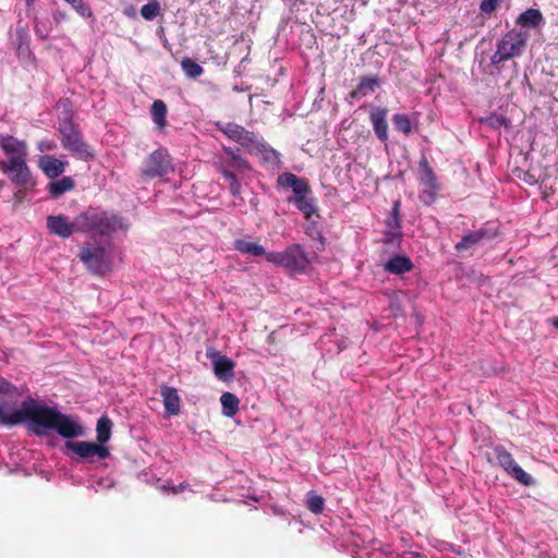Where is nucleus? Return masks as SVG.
Instances as JSON below:
<instances>
[{"instance_id": "36", "label": "nucleus", "mask_w": 558, "mask_h": 558, "mask_svg": "<svg viewBox=\"0 0 558 558\" xmlns=\"http://www.w3.org/2000/svg\"><path fill=\"white\" fill-rule=\"evenodd\" d=\"M502 0H482L480 11L484 15H492L501 4Z\"/></svg>"}, {"instance_id": "28", "label": "nucleus", "mask_w": 558, "mask_h": 558, "mask_svg": "<svg viewBox=\"0 0 558 558\" xmlns=\"http://www.w3.org/2000/svg\"><path fill=\"white\" fill-rule=\"evenodd\" d=\"M112 422L111 420L104 415L97 421L96 433H97V442L100 445H105L109 441L111 437Z\"/></svg>"}, {"instance_id": "13", "label": "nucleus", "mask_w": 558, "mask_h": 558, "mask_svg": "<svg viewBox=\"0 0 558 558\" xmlns=\"http://www.w3.org/2000/svg\"><path fill=\"white\" fill-rule=\"evenodd\" d=\"M171 170L173 168L169 153L165 148H158L145 158L141 174L143 178L154 179L163 177Z\"/></svg>"}, {"instance_id": "31", "label": "nucleus", "mask_w": 558, "mask_h": 558, "mask_svg": "<svg viewBox=\"0 0 558 558\" xmlns=\"http://www.w3.org/2000/svg\"><path fill=\"white\" fill-rule=\"evenodd\" d=\"M181 66L185 75L190 78H196L201 76L204 72L203 68L189 57H184L181 60Z\"/></svg>"}, {"instance_id": "18", "label": "nucleus", "mask_w": 558, "mask_h": 558, "mask_svg": "<svg viewBox=\"0 0 558 558\" xmlns=\"http://www.w3.org/2000/svg\"><path fill=\"white\" fill-rule=\"evenodd\" d=\"M208 356L213 362L214 373L219 379L229 380L234 377L235 363L230 357L219 352H214Z\"/></svg>"}, {"instance_id": "1", "label": "nucleus", "mask_w": 558, "mask_h": 558, "mask_svg": "<svg viewBox=\"0 0 558 558\" xmlns=\"http://www.w3.org/2000/svg\"><path fill=\"white\" fill-rule=\"evenodd\" d=\"M23 421H28L29 429L38 436L47 429H53L66 439L83 434L82 426L70 416L56 408L39 404L34 399L23 401L21 409L11 414H7L0 407V425L15 426Z\"/></svg>"}, {"instance_id": "40", "label": "nucleus", "mask_w": 558, "mask_h": 558, "mask_svg": "<svg viewBox=\"0 0 558 558\" xmlns=\"http://www.w3.org/2000/svg\"><path fill=\"white\" fill-rule=\"evenodd\" d=\"M35 33L40 39H46L49 36L50 28L41 25L38 21L35 22Z\"/></svg>"}, {"instance_id": "29", "label": "nucleus", "mask_w": 558, "mask_h": 558, "mask_svg": "<svg viewBox=\"0 0 558 558\" xmlns=\"http://www.w3.org/2000/svg\"><path fill=\"white\" fill-rule=\"evenodd\" d=\"M220 402L222 405V412L226 416L231 417L239 411L240 400L231 392H223L220 397Z\"/></svg>"}, {"instance_id": "14", "label": "nucleus", "mask_w": 558, "mask_h": 558, "mask_svg": "<svg viewBox=\"0 0 558 558\" xmlns=\"http://www.w3.org/2000/svg\"><path fill=\"white\" fill-rule=\"evenodd\" d=\"M420 167V177L418 181L425 189L421 195V198L426 204H432L435 201L436 193L440 189V184L438 183L437 175L429 166V162L425 156H423L418 161Z\"/></svg>"}, {"instance_id": "35", "label": "nucleus", "mask_w": 558, "mask_h": 558, "mask_svg": "<svg viewBox=\"0 0 558 558\" xmlns=\"http://www.w3.org/2000/svg\"><path fill=\"white\" fill-rule=\"evenodd\" d=\"M68 2L82 17H92L93 12L88 4L83 0H64Z\"/></svg>"}, {"instance_id": "5", "label": "nucleus", "mask_w": 558, "mask_h": 558, "mask_svg": "<svg viewBox=\"0 0 558 558\" xmlns=\"http://www.w3.org/2000/svg\"><path fill=\"white\" fill-rule=\"evenodd\" d=\"M527 37L526 33L518 29L507 32L497 43L496 51L490 58L492 65L499 69L504 62L521 56L526 46Z\"/></svg>"}, {"instance_id": "16", "label": "nucleus", "mask_w": 558, "mask_h": 558, "mask_svg": "<svg viewBox=\"0 0 558 558\" xmlns=\"http://www.w3.org/2000/svg\"><path fill=\"white\" fill-rule=\"evenodd\" d=\"M0 148L8 157L7 160L27 158V144L9 134H0Z\"/></svg>"}, {"instance_id": "17", "label": "nucleus", "mask_w": 558, "mask_h": 558, "mask_svg": "<svg viewBox=\"0 0 558 558\" xmlns=\"http://www.w3.org/2000/svg\"><path fill=\"white\" fill-rule=\"evenodd\" d=\"M498 235L497 230H493L489 228H481L476 231L470 232L462 236L461 241H459L454 248L457 252H463L468 251L470 248H473L480 243H483L484 241L492 240Z\"/></svg>"}, {"instance_id": "27", "label": "nucleus", "mask_w": 558, "mask_h": 558, "mask_svg": "<svg viewBox=\"0 0 558 558\" xmlns=\"http://www.w3.org/2000/svg\"><path fill=\"white\" fill-rule=\"evenodd\" d=\"M233 246L236 251L246 255L262 256L267 254L262 245L256 242L246 241L244 239H236L233 243Z\"/></svg>"}, {"instance_id": "19", "label": "nucleus", "mask_w": 558, "mask_h": 558, "mask_svg": "<svg viewBox=\"0 0 558 558\" xmlns=\"http://www.w3.org/2000/svg\"><path fill=\"white\" fill-rule=\"evenodd\" d=\"M388 109L376 107L369 113V120L377 138L385 143L388 141Z\"/></svg>"}, {"instance_id": "42", "label": "nucleus", "mask_w": 558, "mask_h": 558, "mask_svg": "<svg viewBox=\"0 0 558 558\" xmlns=\"http://www.w3.org/2000/svg\"><path fill=\"white\" fill-rule=\"evenodd\" d=\"M187 486H189V484L181 483L177 487H173L172 490H173V493L178 494V493L183 492Z\"/></svg>"}, {"instance_id": "26", "label": "nucleus", "mask_w": 558, "mask_h": 558, "mask_svg": "<svg viewBox=\"0 0 558 558\" xmlns=\"http://www.w3.org/2000/svg\"><path fill=\"white\" fill-rule=\"evenodd\" d=\"M75 186L71 177H63L60 180L48 183L47 189L51 198H59L65 192L72 191Z\"/></svg>"}, {"instance_id": "39", "label": "nucleus", "mask_w": 558, "mask_h": 558, "mask_svg": "<svg viewBox=\"0 0 558 558\" xmlns=\"http://www.w3.org/2000/svg\"><path fill=\"white\" fill-rule=\"evenodd\" d=\"M15 391V387L7 379L0 378V393L12 395Z\"/></svg>"}, {"instance_id": "44", "label": "nucleus", "mask_w": 558, "mask_h": 558, "mask_svg": "<svg viewBox=\"0 0 558 558\" xmlns=\"http://www.w3.org/2000/svg\"><path fill=\"white\" fill-rule=\"evenodd\" d=\"M36 0H25L26 4L28 7L33 5L35 3Z\"/></svg>"}, {"instance_id": "33", "label": "nucleus", "mask_w": 558, "mask_h": 558, "mask_svg": "<svg viewBox=\"0 0 558 558\" xmlns=\"http://www.w3.org/2000/svg\"><path fill=\"white\" fill-rule=\"evenodd\" d=\"M306 507L314 514H320L324 511L325 499L314 492H310L307 494Z\"/></svg>"}, {"instance_id": "3", "label": "nucleus", "mask_w": 558, "mask_h": 558, "mask_svg": "<svg viewBox=\"0 0 558 558\" xmlns=\"http://www.w3.org/2000/svg\"><path fill=\"white\" fill-rule=\"evenodd\" d=\"M278 184L292 190L293 196L288 197L287 201L293 204L305 219L308 220L316 214L315 198L312 196L313 192L307 180L291 172H283L278 177Z\"/></svg>"}, {"instance_id": "37", "label": "nucleus", "mask_w": 558, "mask_h": 558, "mask_svg": "<svg viewBox=\"0 0 558 558\" xmlns=\"http://www.w3.org/2000/svg\"><path fill=\"white\" fill-rule=\"evenodd\" d=\"M488 125L493 126V128H500V126H505V128H508L509 124H510V121L504 117V116H500V114H492L490 117H488L486 119Z\"/></svg>"}, {"instance_id": "32", "label": "nucleus", "mask_w": 558, "mask_h": 558, "mask_svg": "<svg viewBox=\"0 0 558 558\" xmlns=\"http://www.w3.org/2000/svg\"><path fill=\"white\" fill-rule=\"evenodd\" d=\"M392 123L397 131L403 133L405 136L412 132V123L408 114L396 113L392 116Z\"/></svg>"}, {"instance_id": "45", "label": "nucleus", "mask_w": 558, "mask_h": 558, "mask_svg": "<svg viewBox=\"0 0 558 558\" xmlns=\"http://www.w3.org/2000/svg\"><path fill=\"white\" fill-rule=\"evenodd\" d=\"M434 4H438L439 0H430Z\"/></svg>"}, {"instance_id": "20", "label": "nucleus", "mask_w": 558, "mask_h": 558, "mask_svg": "<svg viewBox=\"0 0 558 558\" xmlns=\"http://www.w3.org/2000/svg\"><path fill=\"white\" fill-rule=\"evenodd\" d=\"M66 166V161H62L51 155H44L38 159V168L49 179L60 177L65 171Z\"/></svg>"}, {"instance_id": "15", "label": "nucleus", "mask_w": 558, "mask_h": 558, "mask_svg": "<svg viewBox=\"0 0 558 558\" xmlns=\"http://www.w3.org/2000/svg\"><path fill=\"white\" fill-rule=\"evenodd\" d=\"M47 229L51 234L58 235L62 239H68L72 234L80 232L76 225V217L73 221L65 215H56L47 217Z\"/></svg>"}, {"instance_id": "24", "label": "nucleus", "mask_w": 558, "mask_h": 558, "mask_svg": "<svg viewBox=\"0 0 558 558\" xmlns=\"http://www.w3.org/2000/svg\"><path fill=\"white\" fill-rule=\"evenodd\" d=\"M399 207H400V202L397 201L393 204L391 217L387 221V226L390 228V230L385 233L384 241L386 243L393 242V241L400 242V240H401Z\"/></svg>"}, {"instance_id": "4", "label": "nucleus", "mask_w": 558, "mask_h": 558, "mask_svg": "<svg viewBox=\"0 0 558 558\" xmlns=\"http://www.w3.org/2000/svg\"><path fill=\"white\" fill-rule=\"evenodd\" d=\"M239 148L223 147V155L215 162L216 169L229 182V190L233 196L241 194L242 186L238 174L251 170L250 163L239 155Z\"/></svg>"}, {"instance_id": "9", "label": "nucleus", "mask_w": 558, "mask_h": 558, "mask_svg": "<svg viewBox=\"0 0 558 558\" xmlns=\"http://www.w3.org/2000/svg\"><path fill=\"white\" fill-rule=\"evenodd\" d=\"M216 125L227 137L240 144L248 151H263L265 148V144L255 133L247 131L240 124L217 122Z\"/></svg>"}, {"instance_id": "8", "label": "nucleus", "mask_w": 558, "mask_h": 558, "mask_svg": "<svg viewBox=\"0 0 558 558\" xmlns=\"http://www.w3.org/2000/svg\"><path fill=\"white\" fill-rule=\"evenodd\" d=\"M59 132L61 135V144L64 149L71 151L81 159L92 157L88 146L83 142L82 133L70 117L64 118L59 123Z\"/></svg>"}, {"instance_id": "43", "label": "nucleus", "mask_w": 558, "mask_h": 558, "mask_svg": "<svg viewBox=\"0 0 558 558\" xmlns=\"http://www.w3.org/2000/svg\"><path fill=\"white\" fill-rule=\"evenodd\" d=\"M548 322L558 330V316L549 318Z\"/></svg>"}, {"instance_id": "23", "label": "nucleus", "mask_w": 558, "mask_h": 558, "mask_svg": "<svg viewBox=\"0 0 558 558\" xmlns=\"http://www.w3.org/2000/svg\"><path fill=\"white\" fill-rule=\"evenodd\" d=\"M544 23V16L538 9L530 8L519 14L515 24L524 28H538Z\"/></svg>"}, {"instance_id": "22", "label": "nucleus", "mask_w": 558, "mask_h": 558, "mask_svg": "<svg viewBox=\"0 0 558 558\" xmlns=\"http://www.w3.org/2000/svg\"><path fill=\"white\" fill-rule=\"evenodd\" d=\"M413 268V262L405 255H395L384 265V270L392 275H403L411 271Z\"/></svg>"}, {"instance_id": "12", "label": "nucleus", "mask_w": 558, "mask_h": 558, "mask_svg": "<svg viewBox=\"0 0 558 558\" xmlns=\"http://www.w3.org/2000/svg\"><path fill=\"white\" fill-rule=\"evenodd\" d=\"M493 453L496 460L495 463L518 483L524 486H531L534 484L533 477L515 462L512 453L504 446H495L493 448Z\"/></svg>"}, {"instance_id": "34", "label": "nucleus", "mask_w": 558, "mask_h": 558, "mask_svg": "<svg viewBox=\"0 0 558 558\" xmlns=\"http://www.w3.org/2000/svg\"><path fill=\"white\" fill-rule=\"evenodd\" d=\"M160 13V3L158 0H150L141 8V15L146 21H153Z\"/></svg>"}, {"instance_id": "41", "label": "nucleus", "mask_w": 558, "mask_h": 558, "mask_svg": "<svg viewBox=\"0 0 558 558\" xmlns=\"http://www.w3.org/2000/svg\"><path fill=\"white\" fill-rule=\"evenodd\" d=\"M68 19V14L62 11H57L53 13V20L57 24L61 23L62 21Z\"/></svg>"}, {"instance_id": "30", "label": "nucleus", "mask_w": 558, "mask_h": 558, "mask_svg": "<svg viewBox=\"0 0 558 558\" xmlns=\"http://www.w3.org/2000/svg\"><path fill=\"white\" fill-rule=\"evenodd\" d=\"M150 113H151L153 121L160 129H163L167 124V120H166L167 106H166V104L160 99L155 100L151 105Z\"/></svg>"}, {"instance_id": "10", "label": "nucleus", "mask_w": 558, "mask_h": 558, "mask_svg": "<svg viewBox=\"0 0 558 558\" xmlns=\"http://www.w3.org/2000/svg\"><path fill=\"white\" fill-rule=\"evenodd\" d=\"M266 258L270 263L299 272L304 271L310 264L305 252L299 244L289 246L283 252H270L266 254Z\"/></svg>"}, {"instance_id": "21", "label": "nucleus", "mask_w": 558, "mask_h": 558, "mask_svg": "<svg viewBox=\"0 0 558 558\" xmlns=\"http://www.w3.org/2000/svg\"><path fill=\"white\" fill-rule=\"evenodd\" d=\"M160 396L168 415H177L180 412V397L174 387L162 385L160 387Z\"/></svg>"}, {"instance_id": "38", "label": "nucleus", "mask_w": 558, "mask_h": 558, "mask_svg": "<svg viewBox=\"0 0 558 558\" xmlns=\"http://www.w3.org/2000/svg\"><path fill=\"white\" fill-rule=\"evenodd\" d=\"M57 148V143L53 140L44 138L37 143V149L40 153L52 151Z\"/></svg>"}, {"instance_id": "7", "label": "nucleus", "mask_w": 558, "mask_h": 558, "mask_svg": "<svg viewBox=\"0 0 558 558\" xmlns=\"http://www.w3.org/2000/svg\"><path fill=\"white\" fill-rule=\"evenodd\" d=\"M64 454L71 460L80 462H95V458L98 460H105L109 458V448L98 442L85 441V440H68L64 444Z\"/></svg>"}, {"instance_id": "2", "label": "nucleus", "mask_w": 558, "mask_h": 558, "mask_svg": "<svg viewBox=\"0 0 558 558\" xmlns=\"http://www.w3.org/2000/svg\"><path fill=\"white\" fill-rule=\"evenodd\" d=\"M76 225L80 232L100 238H110L117 231L128 229V223L119 214L93 206L76 216Z\"/></svg>"}, {"instance_id": "25", "label": "nucleus", "mask_w": 558, "mask_h": 558, "mask_svg": "<svg viewBox=\"0 0 558 558\" xmlns=\"http://www.w3.org/2000/svg\"><path fill=\"white\" fill-rule=\"evenodd\" d=\"M379 87V80L377 76H363L361 77L357 86L350 93V97L360 99L369 93H374Z\"/></svg>"}, {"instance_id": "11", "label": "nucleus", "mask_w": 558, "mask_h": 558, "mask_svg": "<svg viewBox=\"0 0 558 558\" xmlns=\"http://www.w3.org/2000/svg\"><path fill=\"white\" fill-rule=\"evenodd\" d=\"M26 160L27 158H17L14 160L0 161L1 171L8 175L14 185L25 190L33 189L36 185V180Z\"/></svg>"}, {"instance_id": "6", "label": "nucleus", "mask_w": 558, "mask_h": 558, "mask_svg": "<svg viewBox=\"0 0 558 558\" xmlns=\"http://www.w3.org/2000/svg\"><path fill=\"white\" fill-rule=\"evenodd\" d=\"M77 257L93 275L105 276L112 269L111 254L101 244L84 243Z\"/></svg>"}]
</instances>
